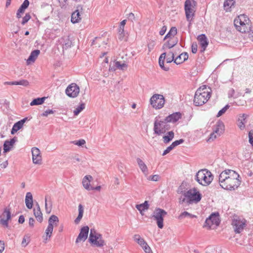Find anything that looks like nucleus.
<instances>
[{"label":"nucleus","mask_w":253,"mask_h":253,"mask_svg":"<svg viewBox=\"0 0 253 253\" xmlns=\"http://www.w3.org/2000/svg\"><path fill=\"white\" fill-rule=\"evenodd\" d=\"M169 129V125L164 121L158 120L157 117L155 118V122L154 123V133L160 135L162 134L165 133L167 130Z\"/></svg>","instance_id":"6e6552de"},{"label":"nucleus","mask_w":253,"mask_h":253,"mask_svg":"<svg viewBox=\"0 0 253 253\" xmlns=\"http://www.w3.org/2000/svg\"><path fill=\"white\" fill-rule=\"evenodd\" d=\"M212 225H214L211 221L210 220L209 222L206 223V220H205V223L203 225L204 228H207L208 229H210L211 228V226Z\"/></svg>","instance_id":"e2e57ef3"},{"label":"nucleus","mask_w":253,"mask_h":253,"mask_svg":"<svg viewBox=\"0 0 253 253\" xmlns=\"http://www.w3.org/2000/svg\"><path fill=\"white\" fill-rule=\"evenodd\" d=\"M174 54L172 51H170L167 55L166 61L168 63H170L172 61L174 62Z\"/></svg>","instance_id":"79ce46f5"},{"label":"nucleus","mask_w":253,"mask_h":253,"mask_svg":"<svg viewBox=\"0 0 253 253\" xmlns=\"http://www.w3.org/2000/svg\"><path fill=\"white\" fill-rule=\"evenodd\" d=\"M167 26L165 25L163 26L159 32V34L161 36L164 35L167 31Z\"/></svg>","instance_id":"774afa93"},{"label":"nucleus","mask_w":253,"mask_h":253,"mask_svg":"<svg viewBox=\"0 0 253 253\" xmlns=\"http://www.w3.org/2000/svg\"><path fill=\"white\" fill-rule=\"evenodd\" d=\"M219 216V214L218 212H212L209 217L206 219V223L210 220L214 225L218 226L220 223Z\"/></svg>","instance_id":"aec40b11"},{"label":"nucleus","mask_w":253,"mask_h":253,"mask_svg":"<svg viewBox=\"0 0 253 253\" xmlns=\"http://www.w3.org/2000/svg\"><path fill=\"white\" fill-rule=\"evenodd\" d=\"M35 222V220L33 217L29 218V225L31 228L34 227Z\"/></svg>","instance_id":"338daca9"},{"label":"nucleus","mask_w":253,"mask_h":253,"mask_svg":"<svg viewBox=\"0 0 253 253\" xmlns=\"http://www.w3.org/2000/svg\"><path fill=\"white\" fill-rule=\"evenodd\" d=\"M211 96V91L204 85L199 87L196 91L194 98V104L200 106L205 104Z\"/></svg>","instance_id":"f03ea898"},{"label":"nucleus","mask_w":253,"mask_h":253,"mask_svg":"<svg viewBox=\"0 0 253 253\" xmlns=\"http://www.w3.org/2000/svg\"><path fill=\"white\" fill-rule=\"evenodd\" d=\"M72 143L79 146H82L85 143V141L84 139H81L77 141H74Z\"/></svg>","instance_id":"3c124183"},{"label":"nucleus","mask_w":253,"mask_h":253,"mask_svg":"<svg viewBox=\"0 0 253 253\" xmlns=\"http://www.w3.org/2000/svg\"><path fill=\"white\" fill-rule=\"evenodd\" d=\"M232 225L235 226L234 231L236 233H240L244 228L246 223L240 220L234 219L232 222Z\"/></svg>","instance_id":"a211bd4d"},{"label":"nucleus","mask_w":253,"mask_h":253,"mask_svg":"<svg viewBox=\"0 0 253 253\" xmlns=\"http://www.w3.org/2000/svg\"><path fill=\"white\" fill-rule=\"evenodd\" d=\"M213 178V176L211 172L207 169L200 170L195 175V180L203 186L209 185Z\"/></svg>","instance_id":"7ed1b4c3"},{"label":"nucleus","mask_w":253,"mask_h":253,"mask_svg":"<svg viewBox=\"0 0 253 253\" xmlns=\"http://www.w3.org/2000/svg\"><path fill=\"white\" fill-rule=\"evenodd\" d=\"M77 9L72 13L71 15V21L73 23H77L81 20L80 11L83 10V6L81 5H79Z\"/></svg>","instance_id":"dca6fc26"},{"label":"nucleus","mask_w":253,"mask_h":253,"mask_svg":"<svg viewBox=\"0 0 253 253\" xmlns=\"http://www.w3.org/2000/svg\"><path fill=\"white\" fill-rule=\"evenodd\" d=\"M25 9L20 6L16 13V17L18 19L21 17V14H23Z\"/></svg>","instance_id":"603ef678"},{"label":"nucleus","mask_w":253,"mask_h":253,"mask_svg":"<svg viewBox=\"0 0 253 253\" xmlns=\"http://www.w3.org/2000/svg\"><path fill=\"white\" fill-rule=\"evenodd\" d=\"M27 120L28 118L27 117L23 118V119L15 123L13 126V127H14L17 131L20 130L23 127L24 124Z\"/></svg>","instance_id":"f704fd0d"},{"label":"nucleus","mask_w":253,"mask_h":253,"mask_svg":"<svg viewBox=\"0 0 253 253\" xmlns=\"http://www.w3.org/2000/svg\"><path fill=\"white\" fill-rule=\"evenodd\" d=\"M178 42V40L177 38L173 39L172 40H169L163 44L162 49H165L167 48L170 49L177 44Z\"/></svg>","instance_id":"bb28decb"},{"label":"nucleus","mask_w":253,"mask_h":253,"mask_svg":"<svg viewBox=\"0 0 253 253\" xmlns=\"http://www.w3.org/2000/svg\"><path fill=\"white\" fill-rule=\"evenodd\" d=\"M186 217H189L191 218L196 217V215H195L194 214H192L190 213H189L187 211H184L181 213V214L178 216V219H183Z\"/></svg>","instance_id":"ea45409f"},{"label":"nucleus","mask_w":253,"mask_h":253,"mask_svg":"<svg viewBox=\"0 0 253 253\" xmlns=\"http://www.w3.org/2000/svg\"><path fill=\"white\" fill-rule=\"evenodd\" d=\"M115 66L117 68H118V69H121V70H124V68H126L127 67V65L126 64H125V63H122V64L119 61H116L115 63Z\"/></svg>","instance_id":"a18cd8bd"},{"label":"nucleus","mask_w":253,"mask_h":253,"mask_svg":"<svg viewBox=\"0 0 253 253\" xmlns=\"http://www.w3.org/2000/svg\"><path fill=\"white\" fill-rule=\"evenodd\" d=\"M248 115L246 114H243L239 116L238 120V126L241 130H243L245 128V124L247 123L246 119Z\"/></svg>","instance_id":"4be33fe9"},{"label":"nucleus","mask_w":253,"mask_h":253,"mask_svg":"<svg viewBox=\"0 0 253 253\" xmlns=\"http://www.w3.org/2000/svg\"><path fill=\"white\" fill-rule=\"evenodd\" d=\"M143 250L146 253H153L150 247L148 246L147 243L142 247Z\"/></svg>","instance_id":"13d9d810"},{"label":"nucleus","mask_w":253,"mask_h":253,"mask_svg":"<svg viewBox=\"0 0 253 253\" xmlns=\"http://www.w3.org/2000/svg\"><path fill=\"white\" fill-rule=\"evenodd\" d=\"M88 241L93 247L102 248L105 245V242L100 233H97L94 229L90 230Z\"/></svg>","instance_id":"39448f33"},{"label":"nucleus","mask_w":253,"mask_h":253,"mask_svg":"<svg viewBox=\"0 0 253 253\" xmlns=\"http://www.w3.org/2000/svg\"><path fill=\"white\" fill-rule=\"evenodd\" d=\"M173 148L170 145L169 146H168L166 150H164L163 152V153L162 154L163 156H165L168 154L169 152H170V151H171Z\"/></svg>","instance_id":"69168bd1"},{"label":"nucleus","mask_w":253,"mask_h":253,"mask_svg":"<svg viewBox=\"0 0 253 253\" xmlns=\"http://www.w3.org/2000/svg\"><path fill=\"white\" fill-rule=\"evenodd\" d=\"M29 1L28 0H24L22 4L21 5L20 7L24 8L25 9H27L29 5Z\"/></svg>","instance_id":"0e129e2a"},{"label":"nucleus","mask_w":253,"mask_h":253,"mask_svg":"<svg viewBox=\"0 0 253 253\" xmlns=\"http://www.w3.org/2000/svg\"><path fill=\"white\" fill-rule=\"evenodd\" d=\"M134 240L137 242L142 248L145 245H146V242L144 240L143 238H142L138 234H135L133 236Z\"/></svg>","instance_id":"72a5a7b5"},{"label":"nucleus","mask_w":253,"mask_h":253,"mask_svg":"<svg viewBox=\"0 0 253 253\" xmlns=\"http://www.w3.org/2000/svg\"><path fill=\"white\" fill-rule=\"evenodd\" d=\"M224 123L221 121L218 120L213 127V131L217 135L220 136L224 132Z\"/></svg>","instance_id":"6ab92c4d"},{"label":"nucleus","mask_w":253,"mask_h":253,"mask_svg":"<svg viewBox=\"0 0 253 253\" xmlns=\"http://www.w3.org/2000/svg\"><path fill=\"white\" fill-rule=\"evenodd\" d=\"M188 58V54L187 52H183L178 55L174 60V63L178 65L182 63Z\"/></svg>","instance_id":"a878e982"},{"label":"nucleus","mask_w":253,"mask_h":253,"mask_svg":"<svg viewBox=\"0 0 253 253\" xmlns=\"http://www.w3.org/2000/svg\"><path fill=\"white\" fill-rule=\"evenodd\" d=\"M40 53V51L39 49H35L32 51L27 59L26 62L27 65L31 64L32 62H34Z\"/></svg>","instance_id":"5701e85b"},{"label":"nucleus","mask_w":253,"mask_h":253,"mask_svg":"<svg viewBox=\"0 0 253 253\" xmlns=\"http://www.w3.org/2000/svg\"><path fill=\"white\" fill-rule=\"evenodd\" d=\"M135 208L139 211L140 213L143 215V212L147 210L149 208V205L147 201H145L143 203L141 204L136 205Z\"/></svg>","instance_id":"393cba45"},{"label":"nucleus","mask_w":253,"mask_h":253,"mask_svg":"<svg viewBox=\"0 0 253 253\" xmlns=\"http://www.w3.org/2000/svg\"><path fill=\"white\" fill-rule=\"evenodd\" d=\"M165 102V98L162 94H155L150 99V104L156 109H160L163 107Z\"/></svg>","instance_id":"1a4fd4ad"},{"label":"nucleus","mask_w":253,"mask_h":253,"mask_svg":"<svg viewBox=\"0 0 253 253\" xmlns=\"http://www.w3.org/2000/svg\"><path fill=\"white\" fill-rule=\"evenodd\" d=\"M85 108V104L84 103H82L79 106H78L76 109L74 111V115L75 116L78 115Z\"/></svg>","instance_id":"a19ab883"},{"label":"nucleus","mask_w":253,"mask_h":253,"mask_svg":"<svg viewBox=\"0 0 253 253\" xmlns=\"http://www.w3.org/2000/svg\"><path fill=\"white\" fill-rule=\"evenodd\" d=\"M235 3V0H225L223 4L224 9L226 10H230L232 6H234Z\"/></svg>","instance_id":"473e14b6"},{"label":"nucleus","mask_w":253,"mask_h":253,"mask_svg":"<svg viewBox=\"0 0 253 253\" xmlns=\"http://www.w3.org/2000/svg\"><path fill=\"white\" fill-rule=\"evenodd\" d=\"M32 154L33 163L41 164L42 159L40 149L37 147L32 148Z\"/></svg>","instance_id":"4468645a"},{"label":"nucleus","mask_w":253,"mask_h":253,"mask_svg":"<svg viewBox=\"0 0 253 253\" xmlns=\"http://www.w3.org/2000/svg\"><path fill=\"white\" fill-rule=\"evenodd\" d=\"M17 137H14L9 140H6L3 144V152L7 153L11 150V147L17 141Z\"/></svg>","instance_id":"412c9836"},{"label":"nucleus","mask_w":253,"mask_h":253,"mask_svg":"<svg viewBox=\"0 0 253 253\" xmlns=\"http://www.w3.org/2000/svg\"><path fill=\"white\" fill-rule=\"evenodd\" d=\"M138 165L142 172L145 175L148 174V168L144 162L139 158L136 159Z\"/></svg>","instance_id":"7c9ffc66"},{"label":"nucleus","mask_w":253,"mask_h":253,"mask_svg":"<svg viewBox=\"0 0 253 253\" xmlns=\"http://www.w3.org/2000/svg\"><path fill=\"white\" fill-rule=\"evenodd\" d=\"M89 228L88 226H84L81 229L80 232L76 240V243H78L81 241H85L88 237Z\"/></svg>","instance_id":"ddd939ff"},{"label":"nucleus","mask_w":253,"mask_h":253,"mask_svg":"<svg viewBox=\"0 0 253 253\" xmlns=\"http://www.w3.org/2000/svg\"><path fill=\"white\" fill-rule=\"evenodd\" d=\"M230 107V106L227 104L225 105L223 108H222L220 110H219L216 115V117H219L223 115L228 109Z\"/></svg>","instance_id":"37998d69"},{"label":"nucleus","mask_w":253,"mask_h":253,"mask_svg":"<svg viewBox=\"0 0 253 253\" xmlns=\"http://www.w3.org/2000/svg\"><path fill=\"white\" fill-rule=\"evenodd\" d=\"M92 179V177L91 175H86L83 179V185L84 188L87 190H91V187L90 186V180Z\"/></svg>","instance_id":"c756f323"},{"label":"nucleus","mask_w":253,"mask_h":253,"mask_svg":"<svg viewBox=\"0 0 253 253\" xmlns=\"http://www.w3.org/2000/svg\"><path fill=\"white\" fill-rule=\"evenodd\" d=\"M164 61L165 60H159V65L163 70L166 71H168L169 70V68L164 66Z\"/></svg>","instance_id":"5fc2aeb1"},{"label":"nucleus","mask_w":253,"mask_h":253,"mask_svg":"<svg viewBox=\"0 0 253 253\" xmlns=\"http://www.w3.org/2000/svg\"><path fill=\"white\" fill-rule=\"evenodd\" d=\"M220 186L227 190H234L241 184V178L235 171L227 169L222 171L218 178Z\"/></svg>","instance_id":"f257e3e1"},{"label":"nucleus","mask_w":253,"mask_h":253,"mask_svg":"<svg viewBox=\"0 0 253 253\" xmlns=\"http://www.w3.org/2000/svg\"><path fill=\"white\" fill-rule=\"evenodd\" d=\"M174 136V133L173 131H170L167 132L166 135L163 137V142L165 144H168L170 142Z\"/></svg>","instance_id":"2f4dec72"},{"label":"nucleus","mask_w":253,"mask_h":253,"mask_svg":"<svg viewBox=\"0 0 253 253\" xmlns=\"http://www.w3.org/2000/svg\"><path fill=\"white\" fill-rule=\"evenodd\" d=\"M59 222L58 217L55 215H52L48 219V225L45 230L46 240L50 238L51 237L53 230V224L57 225V223Z\"/></svg>","instance_id":"9b49d317"},{"label":"nucleus","mask_w":253,"mask_h":253,"mask_svg":"<svg viewBox=\"0 0 253 253\" xmlns=\"http://www.w3.org/2000/svg\"><path fill=\"white\" fill-rule=\"evenodd\" d=\"M16 85H20L24 86H27L29 84V82L27 80H21L16 81Z\"/></svg>","instance_id":"49530a36"},{"label":"nucleus","mask_w":253,"mask_h":253,"mask_svg":"<svg viewBox=\"0 0 253 253\" xmlns=\"http://www.w3.org/2000/svg\"><path fill=\"white\" fill-rule=\"evenodd\" d=\"M249 22V18L245 14H242L234 20V25L239 31L246 33L250 30Z\"/></svg>","instance_id":"20e7f679"},{"label":"nucleus","mask_w":253,"mask_h":253,"mask_svg":"<svg viewBox=\"0 0 253 253\" xmlns=\"http://www.w3.org/2000/svg\"><path fill=\"white\" fill-rule=\"evenodd\" d=\"M197 40L199 42L201 49V52H204L209 44V41L205 34H201L197 37Z\"/></svg>","instance_id":"2eb2a0df"},{"label":"nucleus","mask_w":253,"mask_h":253,"mask_svg":"<svg viewBox=\"0 0 253 253\" xmlns=\"http://www.w3.org/2000/svg\"><path fill=\"white\" fill-rule=\"evenodd\" d=\"M61 8L66 7L68 0H57Z\"/></svg>","instance_id":"4d7b16f0"},{"label":"nucleus","mask_w":253,"mask_h":253,"mask_svg":"<svg viewBox=\"0 0 253 253\" xmlns=\"http://www.w3.org/2000/svg\"><path fill=\"white\" fill-rule=\"evenodd\" d=\"M183 195L187 198V204L188 205L197 203L202 199L201 194L195 188L188 190L184 192Z\"/></svg>","instance_id":"0eeeda50"},{"label":"nucleus","mask_w":253,"mask_h":253,"mask_svg":"<svg viewBox=\"0 0 253 253\" xmlns=\"http://www.w3.org/2000/svg\"><path fill=\"white\" fill-rule=\"evenodd\" d=\"M31 16L30 13H26L25 16L22 19L21 24L24 25L26 23H27L28 22V21L31 19Z\"/></svg>","instance_id":"de8ad7c7"},{"label":"nucleus","mask_w":253,"mask_h":253,"mask_svg":"<svg viewBox=\"0 0 253 253\" xmlns=\"http://www.w3.org/2000/svg\"><path fill=\"white\" fill-rule=\"evenodd\" d=\"M55 111H53L52 110L48 109L43 112L41 116L42 117H46L48 114H53Z\"/></svg>","instance_id":"bf43d9fd"},{"label":"nucleus","mask_w":253,"mask_h":253,"mask_svg":"<svg viewBox=\"0 0 253 253\" xmlns=\"http://www.w3.org/2000/svg\"><path fill=\"white\" fill-rule=\"evenodd\" d=\"M167 214V212L163 209L156 208L154 212L153 217L157 221L158 227L162 229L164 227V217Z\"/></svg>","instance_id":"9d476101"},{"label":"nucleus","mask_w":253,"mask_h":253,"mask_svg":"<svg viewBox=\"0 0 253 253\" xmlns=\"http://www.w3.org/2000/svg\"><path fill=\"white\" fill-rule=\"evenodd\" d=\"M127 18L128 19V20L131 22H133V21L135 20V17L134 16V14L132 12H130L128 14H127Z\"/></svg>","instance_id":"680f3d73"},{"label":"nucleus","mask_w":253,"mask_h":253,"mask_svg":"<svg viewBox=\"0 0 253 253\" xmlns=\"http://www.w3.org/2000/svg\"><path fill=\"white\" fill-rule=\"evenodd\" d=\"M197 3L195 0H186L184 2V10L186 20L189 25L195 16Z\"/></svg>","instance_id":"423d86ee"},{"label":"nucleus","mask_w":253,"mask_h":253,"mask_svg":"<svg viewBox=\"0 0 253 253\" xmlns=\"http://www.w3.org/2000/svg\"><path fill=\"white\" fill-rule=\"evenodd\" d=\"M184 141V140L183 139H180L179 140H175L173 141L171 144V146L172 147V148L174 149L176 146H178V145H180L182 143H183Z\"/></svg>","instance_id":"09e8293b"},{"label":"nucleus","mask_w":253,"mask_h":253,"mask_svg":"<svg viewBox=\"0 0 253 253\" xmlns=\"http://www.w3.org/2000/svg\"><path fill=\"white\" fill-rule=\"evenodd\" d=\"M52 203L51 200L47 201L46 197L45 198V209L46 213L49 214L51 212L52 210Z\"/></svg>","instance_id":"58836bf2"},{"label":"nucleus","mask_w":253,"mask_h":253,"mask_svg":"<svg viewBox=\"0 0 253 253\" xmlns=\"http://www.w3.org/2000/svg\"><path fill=\"white\" fill-rule=\"evenodd\" d=\"M79 92L80 88L75 83H72L69 85L65 90L67 95L72 98L77 97L78 95Z\"/></svg>","instance_id":"f8f14e48"},{"label":"nucleus","mask_w":253,"mask_h":253,"mask_svg":"<svg viewBox=\"0 0 253 253\" xmlns=\"http://www.w3.org/2000/svg\"><path fill=\"white\" fill-rule=\"evenodd\" d=\"M61 42L62 44L63 49H67L72 45V42L69 38L62 39Z\"/></svg>","instance_id":"e433bc0d"},{"label":"nucleus","mask_w":253,"mask_h":253,"mask_svg":"<svg viewBox=\"0 0 253 253\" xmlns=\"http://www.w3.org/2000/svg\"><path fill=\"white\" fill-rule=\"evenodd\" d=\"M126 20H123L120 24L118 29L119 37L118 38L120 40L122 41L125 37L124 27L126 24Z\"/></svg>","instance_id":"c85d7f7f"},{"label":"nucleus","mask_w":253,"mask_h":253,"mask_svg":"<svg viewBox=\"0 0 253 253\" xmlns=\"http://www.w3.org/2000/svg\"><path fill=\"white\" fill-rule=\"evenodd\" d=\"M30 242V238L27 236H25L22 240L21 245L23 247H25Z\"/></svg>","instance_id":"8fccbe9b"},{"label":"nucleus","mask_w":253,"mask_h":253,"mask_svg":"<svg viewBox=\"0 0 253 253\" xmlns=\"http://www.w3.org/2000/svg\"><path fill=\"white\" fill-rule=\"evenodd\" d=\"M25 204L27 208L31 209L33 206V196L31 192H29L26 193L25 197Z\"/></svg>","instance_id":"cd10ccee"},{"label":"nucleus","mask_w":253,"mask_h":253,"mask_svg":"<svg viewBox=\"0 0 253 253\" xmlns=\"http://www.w3.org/2000/svg\"><path fill=\"white\" fill-rule=\"evenodd\" d=\"M249 141L250 144L253 146V129L249 132Z\"/></svg>","instance_id":"864d4df0"},{"label":"nucleus","mask_w":253,"mask_h":253,"mask_svg":"<svg viewBox=\"0 0 253 253\" xmlns=\"http://www.w3.org/2000/svg\"><path fill=\"white\" fill-rule=\"evenodd\" d=\"M37 209H34L33 210L34 214L36 217L37 220L40 222H42L43 220L42 213L41 211V209L39 204L37 203L36 205Z\"/></svg>","instance_id":"b1692460"},{"label":"nucleus","mask_w":253,"mask_h":253,"mask_svg":"<svg viewBox=\"0 0 253 253\" xmlns=\"http://www.w3.org/2000/svg\"><path fill=\"white\" fill-rule=\"evenodd\" d=\"M160 177L159 175L156 174L153 175H150L148 179L149 180L153 181H157L159 180Z\"/></svg>","instance_id":"6e6d98bb"},{"label":"nucleus","mask_w":253,"mask_h":253,"mask_svg":"<svg viewBox=\"0 0 253 253\" xmlns=\"http://www.w3.org/2000/svg\"><path fill=\"white\" fill-rule=\"evenodd\" d=\"M182 117V114L178 112H175L169 115L165 119V122L168 123H175L177 122Z\"/></svg>","instance_id":"f3484780"},{"label":"nucleus","mask_w":253,"mask_h":253,"mask_svg":"<svg viewBox=\"0 0 253 253\" xmlns=\"http://www.w3.org/2000/svg\"><path fill=\"white\" fill-rule=\"evenodd\" d=\"M11 218V215H9V213H7V218H6L5 219H0V223L5 227H7L8 226V220Z\"/></svg>","instance_id":"c03bdc74"},{"label":"nucleus","mask_w":253,"mask_h":253,"mask_svg":"<svg viewBox=\"0 0 253 253\" xmlns=\"http://www.w3.org/2000/svg\"><path fill=\"white\" fill-rule=\"evenodd\" d=\"M177 29L175 27H172L169 32L166 34L164 38V40L168 38H171L177 34Z\"/></svg>","instance_id":"c9c22d12"},{"label":"nucleus","mask_w":253,"mask_h":253,"mask_svg":"<svg viewBox=\"0 0 253 253\" xmlns=\"http://www.w3.org/2000/svg\"><path fill=\"white\" fill-rule=\"evenodd\" d=\"M197 44L193 42L191 45V51L193 53H196L197 51Z\"/></svg>","instance_id":"052dcab7"},{"label":"nucleus","mask_w":253,"mask_h":253,"mask_svg":"<svg viewBox=\"0 0 253 253\" xmlns=\"http://www.w3.org/2000/svg\"><path fill=\"white\" fill-rule=\"evenodd\" d=\"M46 97H39L36 99H34L31 103L30 105L31 106H34V105H41L45 100Z\"/></svg>","instance_id":"4c0bfd02"}]
</instances>
